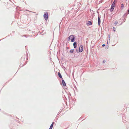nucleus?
<instances>
[{
	"mask_svg": "<svg viewBox=\"0 0 129 129\" xmlns=\"http://www.w3.org/2000/svg\"><path fill=\"white\" fill-rule=\"evenodd\" d=\"M44 17L45 18V19L46 20H47L48 17V13L46 12H45L44 13Z\"/></svg>",
	"mask_w": 129,
	"mask_h": 129,
	"instance_id": "7ed1b4c3",
	"label": "nucleus"
},
{
	"mask_svg": "<svg viewBox=\"0 0 129 129\" xmlns=\"http://www.w3.org/2000/svg\"><path fill=\"white\" fill-rule=\"evenodd\" d=\"M83 50V46L81 45L80 46L79 49V51L80 52H81Z\"/></svg>",
	"mask_w": 129,
	"mask_h": 129,
	"instance_id": "20e7f679",
	"label": "nucleus"
},
{
	"mask_svg": "<svg viewBox=\"0 0 129 129\" xmlns=\"http://www.w3.org/2000/svg\"><path fill=\"white\" fill-rule=\"evenodd\" d=\"M73 46L74 47L76 48L77 46V44L76 42H74L73 43Z\"/></svg>",
	"mask_w": 129,
	"mask_h": 129,
	"instance_id": "6e6552de",
	"label": "nucleus"
},
{
	"mask_svg": "<svg viewBox=\"0 0 129 129\" xmlns=\"http://www.w3.org/2000/svg\"><path fill=\"white\" fill-rule=\"evenodd\" d=\"M62 85H63V86H66V83L64 81L63 79L62 80Z\"/></svg>",
	"mask_w": 129,
	"mask_h": 129,
	"instance_id": "0eeeda50",
	"label": "nucleus"
},
{
	"mask_svg": "<svg viewBox=\"0 0 129 129\" xmlns=\"http://www.w3.org/2000/svg\"><path fill=\"white\" fill-rule=\"evenodd\" d=\"M92 22L90 21H89L87 22L86 23V24L87 26L90 25H92Z\"/></svg>",
	"mask_w": 129,
	"mask_h": 129,
	"instance_id": "39448f33",
	"label": "nucleus"
},
{
	"mask_svg": "<svg viewBox=\"0 0 129 129\" xmlns=\"http://www.w3.org/2000/svg\"><path fill=\"white\" fill-rule=\"evenodd\" d=\"M100 17L99 16H98V24L99 25H100V23H101V20H100Z\"/></svg>",
	"mask_w": 129,
	"mask_h": 129,
	"instance_id": "423d86ee",
	"label": "nucleus"
},
{
	"mask_svg": "<svg viewBox=\"0 0 129 129\" xmlns=\"http://www.w3.org/2000/svg\"><path fill=\"white\" fill-rule=\"evenodd\" d=\"M121 8H122L123 9L124 7V5L123 4H122L121 5Z\"/></svg>",
	"mask_w": 129,
	"mask_h": 129,
	"instance_id": "9b49d317",
	"label": "nucleus"
},
{
	"mask_svg": "<svg viewBox=\"0 0 129 129\" xmlns=\"http://www.w3.org/2000/svg\"><path fill=\"white\" fill-rule=\"evenodd\" d=\"M116 28L115 27H114L113 28V30L114 31H115Z\"/></svg>",
	"mask_w": 129,
	"mask_h": 129,
	"instance_id": "ddd939ff",
	"label": "nucleus"
},
{
	"mask_svg": "<svg viewBox=\"0 0 129 129\" xmlns=\"http://www.w3.org/2000/svg\"><path fill=\"white\" fill-rule=\"evenodd\" d=\"M58 74L59 77L61 78H62V76L59 72H58Z\"/></svg>",
	"mask_w": 129,
	"mask_h": 129,
	"instance_id": "9d476101",
	"label": "nucleus"
},
{
	"mask_svg": "<svg viewBox=\"0 0 129 129\" xmlns=\"http://www.w3.org/2000/svg\"><path fill=\"white\" fill-rule=\"evenodd\" d=\"M105 60H104L103 61V63H104L105 62Z\"/></svg>",
	"mask_w": 129,
	"mask_h": 129,
	"instance_id": "2eb2a0df",
	"label": "nucleus"
},
{
	"mask_svg": "<svg viewBox=\"0 0 129 129\" xmlns=\"http://www.w3.org/2000/svg\"><path fill=\"white\" fill-rule=\"evenodd\" d=\"M128 12L129 13V9L128 10Z\"/></svg>",
	"mask_w": 129,
	"mask_h": 129,
	"instance_id": "f3484780",
	"label": "nucleus"
},
{
	"mask_svg": "<svg viewBox=\"0 0 129 129\" xmlns=\"http://www.w3.org/2000/svg\"><path fill=\"white\" fill-rule=\"evenodd\" d=\"M74 51V50L73 49H71L70 51V52L71 53H72Z\"/></svg>",
	"mask_w": 129,
	"mask_h": 129,
	"instance_id": "f8f14e48",
	"label": "nucleus"
},
{
	"mask_svg": "<svg viewBox=\"0 0 129 129\" xmlns=\"http://www.w3.org/2000/svg\"><path fill=\"white\" fill-rule=\"evenodd\" d=\"M105 46V44H103L102 45V46L103 47H104V46Z\"/></svg>",
	"mask_w": 129,
	"mask_h": 129,
	"instance_id": "dca6fc26",
	"label": "nucleus"
},
{
	"mask_svg": "<svg viewBox=\"0 0 129 129\" xmlns=\"http://www.w3.org/2000/svg\"><path fill=\"white\" fill-rule=\"evenodd\" d=\"M54 124V122H53L50 126V127L49 129H52Z\"/></svg>",
	"mask_w": 129,
	"mask_h": 129,
	"instance_id": "1a4fd4ad",
	"label": "nucleus"
},
{
	"mask_svg": "<svg viewBox=\"0 0 129 129\" xmlns=\"http://www.w3.org/2000/svg\"><path fill=\"white\" fill-rule=\"evenodd\" d=\"M74 36L72 35L70 36L68 38L69 39L71 40V42H73L74 41Z\"/></svg>",
	"mask_w": 129,
	"mask_h": 129,
	"instance_id": "f03ea898",
	"label": "nucleus"
},
{
	"mask_svg": "<svg viewBox=\"0 0 129 129\" xmlns=\"http://www.w3.org/2000/svg\"><path fill=\"white\" fill-rule=\"evenodd\" d=\"M118 22L117 21H116L115 22L114 24H115L116 25V24H118Z\"/></svg>",
	"mask_w": 129,
	"mask_h": 129,
	"instance_id": "4468645a",
	"label": "nucleus"
},
{
	"mask_svg": "<svg viewBox=\"0 0 129 129\" xmlns=\"http://www.w3.org/2000/svg\"><path fill=\"white\" fill-rule=\"evenodd\" d=\"M115 0L113 2L112 4L111 8L110 9V11L111 12H112L114 10V7L115 6Z\"/></svg>",
	"mask_w": 129,
	"mask_h": 129,
	"instance_id": "f257e3e1",
	"label": "nucleus"
}]
</instances>
